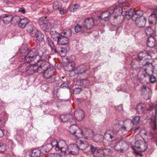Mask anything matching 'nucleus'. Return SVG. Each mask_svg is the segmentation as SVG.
Masks as SVG:
<instances>
[{"label": "nucleus", "instance_id": "1", "mask_svg": "<svg viewBox=\"0 0 157 157\" xmlns=\"http://www.w3.org/2000/svg\"><path fill=\"white\" fill-rule=\"evenodd\" d=\"M150 110L152 111L153 113L151 116L147 117V121L150 123V126L153 130H155L156 128L157 122V104L152 105L149 109Z\"/></svg>", "mask_w": 157, "mask_h": 157}, {"label": "nucleus", "instance_id": "2", "mask_svg": "<svg viewBox=\"0 0 157 157\" xmlns=\"http://www.w3.org/2000/svg\"><path fill=\"white\" fill-rule=\"evenodd\" d=\"M41 49L38 50L35 48H33L30 50L27 54L24 57V61L29 62L36 59L37 61L40 60V56H41L40 51Z\"/></svg>", "mask_w": 157, "mask_h": 157}, {"label": "nucleus", "instance_id": "3", "mask_svg": "<svg viewBox=\"0 0 157 157\" xmlns=\"http://www.w3.org/2000/svg\"><path fill=\"white\" fill-rule=\"evenodd\" d=\"M55 69L52 67H49V68L45 70L43 75L44 77L46 79V81L49 83H52L56 81L55 76L54 75Z\"/></svg>", "mask_w": 157, "mask_h": 157}, {"label": "nucleus", "instance_id": "4", "mask_svg": "<svg viewBox=\"0 0 157 157\" xmlns=\"http://www.w3.org/2000/svg\"><path fill=\"white\" fill-rule=\"evenodd\" d=\"M36 65L37 72L40 74L43 72L45 70H46L50 66V64L48 62L41 60H38Z\"/></svg>", "mask_w": 157, "mask_h": 157}, {"label": "nucleus", "instance_id": "5", "mask_svg": "<svg viewBox=\"0 0 157 157\" xmlns=\"http://www.w3.org/2000/svg\"><path fill=\"white\" fill-rule=\"evenodd\" d=\"M69 131L70 133L78 138H82L83 136L82 130L75 124L70 126Z\"/></svg>", "mask_w": 157, "mask_h": 157}, {"label": "nucleus", "instance_id": "6", "mask_svg": "<svg viewBox=\"0 0 157 157\" xmlns=\"http://www.w3.org/2000/svg\"><path fill=\"white\" fill-rule=\"evenodd\" d=\"M104 139L111 142L115 140L117 138V132L112 130L106 131L103 136Z\"/></svg>", "mask_w": 157, "mask_h": 157}, {"label": "nucleus", "instance_id": "7", "mask_svg": "<svg viewBox=\"0 0 157 157\" xmlns=\"http://www.w3.org/2000/svg\"><path fill=\"white\" fill-rule=\"evenodd\" d=\"M128 148V145L126 142L120 140L115 145L114 149L117 151L122 152L124 150H127Z\"/></svg>", "mask_w": 157, "mask_h": 157}, {"label": "nucleus", "instance_id": "8", "mask_svg": "<svg viewBox=\"0 0 157 157\" xmlns=\"http://www.w3.org/2000/svg\"><path fill=\"white\" fill-rule=\"evenodd\" d=\"M46 17H43L40 18L39 20V22L41 28L42 29L45 31L50 32L51 31L52 26L51 24L49 23H45L44 22L42 23L41 22L42 21L45 20Z\"/></svg>", "mask_w": 157, "mask_h": 157}, {"label": "nucleus", "instance_id": "9", "mask_svg": "<svg viewBox=\"0 0 157 157\" xmlns=\"http://www.w3.org/2000/svg\"><path fill=\"white\" fill-rule=\"evenodd\" d=\"M140 90L144 95V98L146 100L149 99L151 96V90L148 86H143L141 87Z\"/></svg>", "mask_w": 157, "mask_h": 157}, {"label": "nucleus", "instance_id": "10", "mask_svg": "<svg viewBox=\"0 0 157 157\" xmlns=\"http://www.w3.org/2000/svg\"><path fill=\"white\" fill-rule=\"evenodd\" d=\"M124 8L123 9L124 11L126 12H128L129 17H132L133 19L134 18L136 19V17H143L142 16L143 15V13L140 11H135L133 9H131L128 7V10H126Z\"/></svg>", "mask_w": 157, "mask_h": 157}, {"label": "nucleus", "instance_id": "11", "mask_svg": "<svg viewBox=\"0 0 157 157\" xmlns=\"http://www.w3.org/2000/svg\"><path fill=\"white\" fill-rule=\"evenodd\" d=\"M67 146L65 140H61L58 141V147H56V151H60L64 154H66Z\"/></svg>", "mask_w": 157, "mask_h": 157}, {"label": "nucleus", "instance_id": "12", "mask_svg": "<svg viewBox=\"0 0 157 157\" xmlns=\"http://www.w3.org/2000/svg\"><path fill=\"white\" fill-rule=\"evenodd\" d=\"M94 25V20L92 18H88L86 19L82 24L83 27L86 30H90Z\"/></svg>", "mask_w": 157, "mask_h": 157}, {"label": "nucleus", "instance_id": "13", "mask_svg": "<svg viewBox=\"0 0 157 157\" xmlns=\"http://www.w3.org/2000/svg\"><path fill=\"white\" fill-rule=\"evenodd\" d=\"M70 65L72 68L71 72L72 73H75L76 74H82L85 73L86 71V67L84 66H78L76 69L74 70L73 67L74 66V64L72 63Z\"/></svg>", "mask_w": 157, "mask_h": 157}, {"label": "nucleus", "instance_id": "14", "mask_svg": "<svg viewBox=\"0 0 157 157\" xmlns=\"http://www.w3.org/2000/svg\"><path fill=\"white\" fill-rule=\"evenodd\" d=\"M79 148L78 146L76 144H71L68 147L67 151L69 154L75 155L78 154Z\"/></svg>", "mask_w": 157, "mask_h": 157}, {"label": "nucleus", "instance_id": "15", "mask_svg": "<svg viewBox=\"0 0 157 157\" xmlns=\"http://www.w3.org/2000/svg\"><path fill=\"white\" fill-rule=\"evenodd\" d=\"M139 133L143 140H144L145 138H147L148 140L152 139L153 138H154L155 136V135L152 132H149L147 133L148 134V136H147L146 132L144 129L140 130L139 132Z\"/></svg>", "mask_w": 157, "mask_h": 157}, {"label": "nucleus", "instance_id": "16", "mask_svg": "<svg viewBox=\"0 0 157 157\" xmlns=\"http://www.w3.org/2000/svg\"><path fill=\"white\" fill-rule=\"evenodd\" d=\"M146 21L147 19L144 17H136L135 20L136 25L139 27H144Z\"/></svg>", "mask_w": 157, "mask_h": 157}, {"label": "nucleus", "instance_id": "17", "mask_svg": "<svg viewBox=\"0 0 157 157\" xmlns=\"http://www.w3.org/2000/svg\"><path fill=\"white\" fill-rule=\"evenodd\" d=\"M74 115L76 120L78 121H81L83 119L84 114L83 111L81 109H78L75 110Z\"/></svg>", "mask_w": 157, "mask_h": 157}, {"label": "nucleus", "instance_id": "18", "mask_svg": "<svg viewBox=\"0 0 157 157\" xmlns=\"http://www.w3.org/2000/svg\"><path fill=\"white\" fill-rule=\"evenodd\" d=\"M109 10L112 14H115V18L118 15H121L122 12L121 7H115V6H113L109 8Z\"/></svg>", "mask_w": 157, "mask_h": 157}, {"label": "nucleus", "instance_id": "19", "mask_svg": "<svg viewBox=\"0 0 157 157\" xmlns=\"http://www.w3.org/2000/svg\"><path fill=\"white\" fill-rule=\"evenodd\" d=\"M111 14L112 13L110 12L109 9L108 11L101 13L100 15L98 16V17L105 21H108L109 20Z\"/></svg>", "mask_w": 157, "mask_h": 157}, {"label": "nucleus", "instance_id": "20", "mask_svg": "<svg viewBox=\"0 0 157 157\" xmlns=\"http://www.w3.org/2000/svg\"><path fill=\"white\" fill-rule=\"evenodd\" d=\"M35 63L30 64L25 68V71L29 75H32L35 72H37Z\"/></svg>", "mask_w": 157, "mask_h": 157}, {"label": "nucleus", "instance_id": "21", "mask_svg": "<svg viewBox=\"0 0 157 157\" xmlns=\"http://www.w3.org/2000/svg\"><path fill=\"white\" fill-rule=\"evenodd\" d=\"M146 105L143 103H140L137 106V111L139 114L144 113L147 111Z\"/></svg>", "mask_w": 157, "mask_h": 157}, {"label": "nucleus", "instance_id": "22", "mask_svg": "<svg viewBox=\"0 0 157 157\" xmlns=\"http://www.w3.org/2000/svg\"><path fill=\"white\" fill-rule=\"evenodd\" d=\"M60 119L62 122H72L74 120L72 118L71 115L68 114L61 115L60 116Z\"/></svg>", "mask_w": 157, "mask_h": 157}, {"label": "nucleus", "instance_id": "23", "mask_svg": "<svg viewBox=\"0 0 157 157\" xmlns=\"http://www.w3.org/2000/svg\"><path fill=\"white\" fill-rule=\"evenodd\" d=\"M77 145L79 150H84L89 146V143L86 141L83 142L81 140L77 141Z\"/></svg>", "mask_w": 157, "mask_h": 157}, {"label": "nucleus", "instance_id": "24", "mask_svg": "<svg viewBox=\"0 0 157 157\" xmlns=\"http://www.w3.org/2000/svg\"><path fill=\"white\" fill-rule=\"evenodd\" d=\"M57 44L59 45H67L68 44L69 42V39L68 38H66L60 36L59 40H58Z\"/></svg>", "mask_w": 157, "mask_h": 157}, {"label": "nucleus", "instance_id": "25", "mask_svg": "<svg viewBox=\"0 0 157 157\" xmlns=\"http://www.w3.org/2000/svg\"><path fill=\"white\" fill-rule=\"evenodd\" d=\"M111 153V151L110 149L105 148L100 149L96 152V153L100 155L104 156L109 155Z\"/></svg>", "mask_w": 157, "mask_h": 157}, {"label": "nucleus", "instance_id": "26", "mask_svg": "<svg viewBox=\"0 0 157 157\" xmlns=\"http://www.w3.org/2000/svg\"><path fill=\"white\" fill-rule=\"evenodd\" d=\"M140 146L136 145L137 149L138 150L139 154L140 152L144 151L147 148V146L144 140H141Z\"/></svg>", "mask_w": 157, "mask_h": 157}, {"label": "nucleus", "instance_id": "27", "mask_svg": "<svg viewBox=\"0 0 157 157\" xmlns=\"http://www.w3.org/2000/svg\"><path fill=\"white\" fill-rule=\"evenodd\" d=\"M83 136L82 137L88 138H93L94 134L92 130L87 129L83 131Z\"/></svg>", "mask_w": 157, "mask_h": 157}, {"label": "nucleus", "instance_id": "28", "mask_svg": "<svg viewBox=\"0 0 157 157\" xmlns=\"http://www.w3.org/2000/svg\"><path fill=\"white\" fill-rule=\"evenodd\" d=\"M144 67H145L144 68V71L147 74L150 72L152 73L153 65L152 63L147 62L145 64Z\"/></svg>", "mask_w": 157, "mask_h": 157}, {"label": "nucleus", "instance_id": "29", "mask_svg": "<svg viewBox=\"0 0 157 157\" xmlns=\"http://www.w3.org/2000/svg\"><path fill=\"white\" fill-rule=\"evenodd\" d=\"M46 43L51 48L52 52H56V47L54 45V43L50 38L48 37H47Z\"/></svg>", "mask_w": 157, "mask_h": 157}, {"label": "nucleus", "instance_id": "30", "mask_svg": "<svg viewBox=\"0 0 157 157\" xmlns=\"http://www.w3.org/2000/svg\"><path fill=\"white\" fill-rule=\"evenodd\" d=\"M2 21L5 24H8L10 23L13 18V17L11 14H5L2 17Z\"/></svg>", "mask_w": 157, "mask_h": 157}, {"label": "nucleus", "instance_id": "31", "mask_svg": "<svg viewBox=\"0 0 157 157\" xmlns=\"http://www.w3.org/2000/svg\"><path fill=\"white\" fill-rule=\"evenodd\" d=\"M5 145L7 150H9V151H11L15 146V144L12 140H7Z\"/></svg>", "mask_w": 157, "mask_h": 157}, {"label": "nucleus", "instance_id": "32", "mask_svg": "<svg viewBox=\"0 0 157 157\" xmlns=\"http://www.w3.org/2000/svg\"><path fill=\"white\" fill-rule=\"evenodd\" d=\"M29 22V20L27 18L24 17H21L20 22L18 23V26L21 28H24L28 23Z\"/></svg>", "mask_w": 157, "mask_h": 157}, {"label": "nucleus", "instance_id": "33", "mask_svg": "<svg viewBox=\"0 0 157 157\" xmlns=\"http://www.w3.org/2000/svg\"><path fill=\"white\" fill-rule=\"evenodd\" d=\"M147 46L150 48L153 47L155 45V39L153 36L149 37L147 41Z\"/></svg>", "mask_w": 157, "mask_h": 157}, {"label": "nucleus", "instance_id": "34", "mask_svg": "<svg viewBox=\"0 0 157 157\" xmlns=\"http://www.w3.org/2000/svg\"><path fill=\"white\" fill-rule=\"evenodd\" d=\"M39 148L42 154H45L48 152L52 149L51 145L49 144H48Z\"/></svg>", "mask_w": 157, "mask_h": 157}, {"label": "nucleus", "instance_id": "35", "mask_svg": "<svg viewBox=\"0 0 157 157\" xmlns=\"http://www.w3.org/2000/svg\"><path fill=\"white\" fill-rule=\"evenodd\" d=\"M56 52H52L54 54L57 53L61 56H64L66 53L67 50L65 48H56Z\"/></svg>", "mask_w": 157, "mask_h": 157}, {"label": "nucleus", "instance_id": "36", "mask_svg": "<svg viewBox=\"0 0 157 157\" xmlns=\"http://www.w3.org/2000/svg\"><path fill=\"white\" fill-rule=\"evenodd\" d=\"M49 33L51 37L55 41H57L61 36L60 33L56 31H51Z\"/></svg>", "mask_w": 157, "mask_h": 157}, {"label": "nucleus", "instance_id": "37", "mask_svg": "<svg viewBox=\"0 0 157 157\" xmlns=\"http://www.w3.org/2000/svg\"><path fill=\"white\" fill-rule=\"evenodd\" d=\"M60 34L61 36L69 39V38L71 36V30L70 29H67L64 30L60 33Z\"/></svg>", "mask_w": 157, "mask_h": 157}, {"label": "nucleus", "instance_id": "38", "mask_svg": "<svg viewBox=\"0 0 157 157\" xmlns=\"http://www.w3.org/2000/svg\"><path fill=\"white\" fill-rule=\"evenodd\" d=\"M42 153L40 148L33 150L31 154V157H39L40 156Z\"/></svg>", "mask_w": 157, "mask_h": 157}, {"label": "nucleus", "instance_id": "39", "mask_svg": "<svg viewBox=\"0 0 157 157\" xmlns=\"http://www.w3.org/2000/svg\"><path fill=\"white\" fill-rule=\"evenodd\" d=\"M157 16L156 14L152 13L149 17L148 21L150 25L155 24L156 22Z\"/></svg>", "mask_w": 157, "mask_h": 157}, {"label": "nucleus", "instance_id": "40", "mask_svg": "<svg viewBox=\"0 0 157 157\" xmlns=\"http://www.w3.org/2000/svg\"><path fill=\"white\" fill-rule=\"evenodd\" d=\"M145 33L147 36H149L150 37L155 35V30L151 29L149 27H148L146 29Z\"/></svg>", "mask_w": 157, "mask_h": 157}, {"label": "nucleus", "instance_id": "41", "mask_svg": "<svg viewBox=\"0 0 157 157\" xmlns=\"http://www.w3.org/2000/svg\"><path fill=\"white\" fill-rule=\"evenodd\" d=\"M141 140H138L136 141L135 143V145L133 146V145H131V147L132 148L133 150L134 153L136 154H138L139 152L138 150L136 151V149H137L136 145L140 146V144H141Z\"/></svg>", "mask_w": 157, "mask_h": 157}, {"label": "nucleus", "instance_id": "42", "mask_svg": "<svg viewBox=\"0 0 157 157\" xmlns=\"http://www.w3.org/2000/svg\"><path fill=\"white\" fill-rule=\"evenodd\" d=\"M103 136L100 134L94 135L93 137L94 140L96 142H101L103 138Z\"/></svg>", "mask_w": 157, "mask_h": 157}, {"label": "nucleus", "instance_id": "43", "mask_svg": "<svg viewBox=\"0 0 157 157\" xmlns=\"http://www.w3.org/2000/svg\"><path fill=\"white\" fill-rule=\"evenodd\" d=\"M40 49H41V51H40L41 56H40V60L46 61L48 58L49 55L42 52L43 48H41Z\"/></svg>", "mask_w": 157, "mask_h": 157}, {"label": "nucleus", "instance_id": "44", "mask_svg": "<svg viewBox=\"0 0 157 157\" xmlns=\"http://www.w3.org/2000/svg\"><path fill=\"white\" fill-rule=\"evenodd\" d=\"M36 36L37 40L40 42L42 41L44 39V36L43 34L40 31H37Z\"/></svg>", "mask_w": 157, "mask_h": 157}, {"label": "nucleus", "instance_id": "45", "mask_svg": "<svg viewBox=\"0 0 157 157\" xmlns=\"http://www.w3.org/2000/svg\"><path fill=\"white\" fill-rule=\"evenodd\" d=\"M80 85L83 87H86L88 86L90 81L87 79H82L80 81Z\"/></svg>", "mask_w": 157, "mask_h": 157}, {"label": "nucleus", "instance_id": "46", "mask_svg": "<svg viewBox=\"0 0 157 157\" xmlns=\"http://www.w3.org/2000/svg\"><path fill=\"white\" fill-rule=\"evenodd\" d=\"M54 9L56 10H59L61 9L62 5L61 3L58 2H56L54 3L52 6Z\"/></svg>", "mask_w": 157, "mask_h": 157}, {"label": "nucleus", "instance_id": "47", "mask_svg": "<svg viewBox=\"0 0 157 157\" xmlns=\"http://www.w3.org/2000/svg\"><path fill=\"white\" fill-rule=\"evenodd\" d=\"M147 56V54L145 52H141L139 53L138 55V57L140 59L144 60L147 59L146 57Z\"/></svg>", "mask_w": 157, "mask_h": 157}, {"label": "nucleus", "instance_id": "48", "mask_svg": "<svg viewBox=\"0 0 157 157\" xmlns=\"http://www.w3.org/2000/svg\"><path fill=\"white\" fill-rule=\"evenodd\" d=\"M58 141L56 140H53L52 141L51 144H50L51 145L52 148H54L56 151V148L58 147Z\"/></svg>", "mask_w": 157, "mask_h": 157}, {"label": "nucleus", "instance_id": "49", "mask_svg": "<svg viewBox=\"0 0 157 157\" xmlns=\"http://www.w3.org/2000/svg\"><path fill=\"white\" fill-rule=\"evenodd\" d=\"M7 150L5 144L3 143H0V152H3Z\"/></svg>", "mask_w": 157, "mask_h": 157}, {"label": "nucleus", "instance_id": "50", "mask_svg": "<svg viewBox=\"0 0 157 157\" xmlns=\"http://www.w3.org/2000/svg\"><path fill=\"white\" fill-rule=\"evenodd\" d=\"M79 6L78 5L75 4L73 5L70 8V10L71 12H74L79 9Z\"/></svg>", "mask_w": 157, "mask_h": 157}, {"label": "nucleus", "instance_id": "51", "mask_svg": "<svg viewBox=\"0 0 157 157\" xmlns=\"http://www.w3.org/2000/svg\"><path fill=\"white\" fill-rule=\"evenodd\" d=\"M84 29V28H83V26L82 27L78 25H77L75 27V30L76 33H78L82 31Z\"/></svg>", "mask_w": 157, "mask_h": 157}, {"label": "nucleus", "instance_id": "52", "mask_svg": "<svg viewBox=\"0 0 157 157\" xmlns=\"http://www.w3.org/2000/svg\"><path fill=\"white\" fill-rule=\"evenodd\" d=\"M81 91L82 89L80 86L75 87L73 90V93L76 94H79Z\"/></svg>", "mask_w": 157, "mask_h": 157}, {"label": "nucleus", "instance_id": "53", "mask_svg": "<svg viewBox=\"0 0 157 157\" xmlns=\"http://www.w3.org/2000/svg\"><path fill=\"white\" fill-rule=\"evenodd\" d=\"M140 119V117L139 116H136L133 117V120L132 121L131 123H132L133 124L136 123H138Z\"/></svg>", "mask_w": 157, "mask_h": 157}, {"label": "nucleus", "instance_id": "54", "mask_svg": "<svg viewBox=\"0 0 157 157\" xmlns=\"http://www.w3.org/2000/svg\"><path fill=\"white\" fill-rule=\"evenodd\" d=\"M27 50V48L26 46H24L21 47L19 51L21 53L23 54L25 53Z\"/></svg>", "mask_w": 157, "mask_h": 157}, {"label": "nucleus", "instance_id": "55", "mask_svg": "<svg viewBox=\"0 0 157 157\" xmlns=\"http://www.w3.org/2000/svg\"><path fill=\"white\" fill-rule=\"evenodd\" d=\"M121 129L122 131L125 132L129 131L131 129V128H129L128 126H124L121 127Z\"/></svg>", "mask_w": 157, "mask_h": 157}, {"label": "nucleus", "instance_id": "56", "mask_svg": "<svg viewBox=\"0 0 157 157\" xmlns=\"http://www.w3.org/2000/svg\"><path fill=\"white\" fill-rule=\"evenodd\" d=\"M13 20L16 21L18 23H19L21 19V17H19V16H16L14 17H13Z\"/></svg>", "mask_w": 157, "mask_h": 157}, {"label": "nucleus", "instance_id": "57", "mask_svg": "<svg viewBox=\"0 0 157 157\" xmlns=\"http://www.w3.org/2000/svg\"><path fill=\"white\" fill-rule=\"evenodd\" d=\"M38 31L37 30L35 29L31 32H30V35L31 36L34 37L36 36L37 34V32Z\"/></svg>", "mask_w": 157, "mask_h": 157}, {"label": "nucleus", "instance_id": "58", "mask_svg": "<svg viewBox=\"0 0 157 157\" xmlns=\"http://www.w3.org/2000/svg\"><path fill=\"white\" fill-rule=\"evenodd\" d=\"M33 26L32 25H28L27 27V31L30 33L33 30L35 29H33Z\"/></svg>", "mask_w": 157, "mask_h": 157}, {"label": "nucleus", "instance_id": "59", "mask_svg": "<svg viewBox=\"0 0 157 157\" xmlns=\"http://www.w3.org/2000/svg\"><path fill=\"white\" fill-rule=\"evenodd\" d=\"M90 150L91 153H94L96 150V147L91 145L90 146Z\"/></svg>", "mask_w": 157, "mask_h": 157}, {"label": "nucleus", "instance_id": "60", "mask_svg": "<svg viewBox=\"0 0 157 157\" xmlns=\"http://www.w3.org/2000/svg\"><path fill=\"white\" fill-rule=\"evenodd\" d=\"M152 73L157 74V65H153Z\"/></svg>", "mask_w": 157, "mask_h": 157}, {"label": "nucleus", "instance_id": "61", "mask_svg": "<svg viewBox=\"0 0 157 157\" xmlns=\"http://www.w3.org/2000/svg\"><path fill=\"white\" fill-rule=\"evenodd\" d=\"M18 12H21L22 13L24 14L26 13V11L24 8L21 7L19 8Z\"/></svg>", "mask_w": 157, "mask_h": 157}, {"label": "nucleus", "instance_id": "62", "mask_svg": "<svg viewBox=\"0 0 157 157\" xmlns=\"http://www.w3.org/2000/svg\"><path fill=\"white\" fill-rule=\"evenodd\" d=\"M150 79L152 83H154L155 81V77L153 75L151 76Z\"/></svg>", "mask_w": 157, "mask_h": 157}, {"label": "nucleus", "instance_id": "63", "mask_svg": "<svg viewBox=\"0 0 157 157\" xmlns=\"http://www.w3.org/2000/svg\"><path fill=\"white\" fill-rule=\"evenodd\" d=\"M59 155L57 153H52L50 155L49 157H59Z\"/></svg>", "mask_w": 157, "mask_h": 157}, {"label": "nucleus", "instance_id": "64", "mask_svg": "<svg viewBox=\"0 0 157 157\" xmlns=\"http://www.w3.org/2000/svg\"><path fill=\"white\" fill-rule=\"evenodd\" d=\"M68 86V85L67 83L64 82L60 85V88H63L64 87H67Z\"/></svg>", "mask_w": 157, "mask_h": 157}]
</instances>
